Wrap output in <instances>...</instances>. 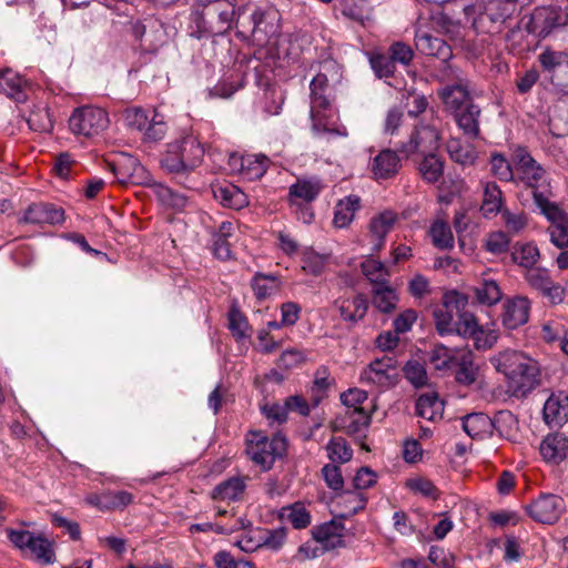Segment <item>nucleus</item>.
Returning a JSON list of instances; mask_svg holds the SVG:
<instances>
[{"label": "nucleus", "mask_w": 568, "mask_h": 568, "mask_svg": "<svg viewBox=\"0 0 568 568\" xmlns=\"http://www.w3.org/2000/svg\"><path fill=\"white\" fill-rule=\"evenodd\" d=\"M311 89V120L316 133H329L337 136H347L344 125H337V111L331 103V88L327 74L318 72L310 84Z\"/></svg>", "instance_id": "nucleus-1"}, {"label": "nucleus", "mask_w": 568, "mask_h": 568, "mask_svg": "<svg viewBox=\"0 0 568 568\" xmlns=\"http://www.w3.org/2000/svg\"><path fill=\"white\" fill-rule=\"evenodd\" d=\"M204 155V149L192 134L168 144L162 166L170 173H182L197 166Z\"/></svg>", "instance_id": "nucleus-2"}, {"label": "nucleus", "mask_w": 568, "mask_h": 568, "mask_svg": "<svg viewBox=\"0 0 568 568\" xmlns=\"http://www.w3.org/2000/svg\"><path fill=\"white\" fill-rule=\"evenodd\" d=\"M246 444V454L250 459L263 470L270 469L275 459L286 452V438L281 434L268 438L262 432H251Z\"/></svg>", "instance_id": "nucleus-3"}, {"label": "nucleus", "mask_w": 568, "mask_h": 568, "mask_svg": "<svg viewBox=\"0 0 568 568\" xmlns=\"http://www.w3.org/2000/svg\"><path fill=\"white\" fill-rule=\"evenodd\" d=\"M442 80L452 82L437 90L445 109L455 113L464 109L470 101L468 81L463 72L453 65H446L443 70Z\"/></svg>", "instance_id": "nucleus-4"}, {"label": "nucleus", "mask_w": 568, "mask_h": 568, "mask_svg": "<svg viewBox=\"0 0 568 568\" xmlns=\"http://www.w3.org/2000/svg\"><path fill=\"white\" fill-rule=\"evenodd\" d=\"M362 384L378 389H389L399 381L398 362L395 357L383 356L372 361L359 374Z\"/></svg>", "instance_id": "nucleus-5"}, {"label": "nucleus", "mask_w": 568, "mask_h": 568, "mask_svg": "<svg viewBox=\"0 0 568 568\" xmlns=\"http://www.w3.org/2000/svg\"><path fill=\"white\" fill-rule=\"evenodd\" d=\"M8 538L26 556L42 564L52 562L51 544L43 536L34 535L28 530H9Z\"/></svg>", "instance_id": "nucleus-6"}, {"label": "nucleus", "mask_w": 568, "mask_h": 568, "mask_svg": "<svg viewBox=\"0 0 568 568\" xmlns=\"http://www.w3.org/2000/svg\"><path fill=\"white\" fill-rule=\"evenodd\" d=\"M439 139L440 135L434 122H420L415 125L408 141L400 145L399 151L405 154L406 158L417 153H432L438 148Z\"/></svg>", "instance_id": "nucleus-7"}, {"label": "nucleus", "mask_w": 568, "mask_h": 568, "mask_svg": "<svg viewBox=\"0 0 568 568\" xmlns=\"http://www.w3.org/2000/svg\"><path fill=\"white\" fill-rule=\"evenodd\" d=\"M514 162L516 175L534 190V196L536 192H545L548 185L546 172L525 149L515 151Z\"/></svg>", "instance_id": "nucleus-8"}, {"label": "nucleus", "mask_w": 568, "mask_h": 568, "mask_svg": "<svg viewBox=\"0 0 568 568\" xmlns=\"http://www.w3.org/2000/svg\"><path fill=\"white\" fill-rule=\"evenodd\" d=\"M108 125V114L100 108L87 105L73 111V134L85 138L94 136L105 130Z\"/></svg>", "instance_id": "nucleus-9"}, {"label": "nucleus", "mask_w": 568, "mask_h": 568, "mask_svg": "<svg viewBox=\"0 0 568 568\" xmlns=\"http://www.w3.org/2000/svg\"><path fill=\"white\" fill-rule=\"evenodd\" d=\"M539 62L550 73L551 83L568 94V52L545 50L539 54Z\"/></svg>", "instance_id": "nucleus-10"}, {"label": "nucleus", "mask_w": 568, "mask_h": 568, "mask_svg": "<svg viewBox=\"0 0 568 568\" xmlns=\"http://www.w3.org/2000/svg\"><path fill=\"white\" fill-rule=\"evenodd\" d=\"M508 381L515 387L516 395L526 396L540 383L538 362L525 354Z\"/></svg>", "instance_id": "nucleus-11"}, {"label": "nucleus", "mask_w": 568, "mask_h": 568, "mask_svg": "<svg viewBox=\"0 0 568 568\" xmlns=\"http://www.w3.org/2000/svg\"><path fill=\"white\" fill-rule=\"evenodd\" d=\"M278 13L274 9H256L251 14V36L257 45L267 44L278 31Z\"/></svg>", "instance_id": "nucleus-12"}, {"label": "nucleus", "mask_w": 568, "mask_h": 568, "mask_svg": "<svg viewBox=\"0 0 568 568\" xmlns=\"http://www.w3.org/2000/svg\"><path fill=\"white\" fill-rule=\"evenodd\" d=\"M466 303L467 297L460 293L450 292L445 294L443 304L433 312L435 327L439 335L445 336L454 334L456 322L454 321L453 307L459 310V307H464Z\"/></svg>", "instance_id": "nucleus-13"}, {"label": "nucleus", "mask_w": 568, "mask_h": 568, "mask_svg": "<svg viewBox=\"0 0 568 568\" xmlns=\"http://www.w3.org/2000/svg\"><path fill=\"white\" fill-rule=\"evenodd\" d=\"M532 519L542 524L557 521L565 510L564 499L554 494H542L528 506Z\"/></svg>", "instance_id": "nucleus-14"}, {"label": "nucleus", "mask_w": 568, "mask_h": 568, "mask_svg": "<svg viewBox=\"0 0 568 568\" xmlns=\"http://www.w3.org/2000/svg\"><path fill=\"white\" fill-rule=\"evenodd\" d=\"M530 301L521 295L508 297L501 307V324L507 329H516L529 320Z\"/></svg>", "instance_id": "nucleus-15"}, {"label": "nucleus", "mask_w": 568, "mask_h": 568, "mask_svg": "<svg viewBox=\"0 0 568 568\" xmlns=\"http://www.w3.org/2000/svg\"><path fill=\"white\" fill-rule=\"evenodd\" d=\"M568 13L558 7H542L535 10L531 17L532 31L539 37H547L555 28L567 24Z\"/></svg>", "instance_id": "nucleus-16"}, {"label": "nucleus", "mask_w": 568, "mask_h": 568, "mask_svg": "<svg viewBox=\"0 0 568 568\" xmlns=\"http://www.w3.org/2000/svg\"><path fill=\"white\" fill-rule=\"evenodd\" d=\"M334 307L343 322L355 325L366 316L368 300L362 293L342 296L334 302Z\"/></svg>", "instance_id": "nucleus-17"}, {"label": "nucleus", "mask_w": 568, "mask_h": 568, "mask_svg": "<svg viewBox=\"0 0 568 568\" xmlns=\"http://www.w3.org/2000/svg\"><path fill=\"white\" fill-rule=\"evenodd\" d=\"M525 278L532 288L548 297L551 303L561 302L564 290L560 285L552 282L546 268L532 267L526 271Z\"/></svg>", "instance_id": "nucleus-18"}, {"label": "nucleus", "mask_w": 568, "mask_h": 568, "mask_svg": "<svg viewBox=\"0 0 568 568\" xmlns=\"http://www.w3.org/2000/svg\"><path fill=\"white\" fill-rule=\"evenodd\" d=\"M542 459L551 465H559L568 459V436L564 433L548 434L539 445Z\"/></svg>", "instance_id": "nucleus-19"}, {"label": "nucleus", "mask_w": 568, "mask_h": 568, "mask_svg": "<svg viewBox=\"0 0 568 568\" xmlns=\"http://www.w3.org/2000/svg\"><path fill=\"white\" fill-rule=\"evenodd\" d=\"M270 160L264 154L233 155L230 164L247 180L261 179L268 166Z\"/></svg>", "instance_id": "nucleus-20"}, {"label": "nucleus", "mask_w": 568, "mask_h": 568, "mask_svg": "<svg viewBox=\"0 0 568 568\" xmlns=\"http://www.w3.org/2000/svg\"><path fill=\"white\" fill-rule=\"evenodd\" d=\"M65 219L64 210L52 203H33L26 211L22 221L32 224H58Z\"/></svg>", "instance_id": "nucleus-21"}, {"label": "nucleus", "mask_w": 568, "mask_h": 568, "mask_svg": "<svg viewBox=\"0 0 568 568\" xmlns=\"http://www.w3.org/2000/svg\"><path fill=\"white\" fill-rule=\"evenodd\" d=\"M415 45L420 53L436 57L443 63H447L453 55L450 47L443 39L433 37L422 30H418L415 34Z\"/></svg>", "instance_id": "nucleus-22"}, {"label": "nucleus", "mask_w": 568, "mask_h": 568, "mask_svg": "<svg viewBox=\"0 0 568 568\" xmlns=\"http://www.w3.org/2000/svg\"><path fill=\"white\" fill-rule=\"evenodd\" d=\"M544 420L550 427L561 426L568 419V395L551 394L544 405Z\"/></svg>", "instance_id": "nucleus-23"}, {"label": "nucleus", "mask_w": 568, "mask_h": 568, "mask_svg": "<svg viewBox=\"0 0 568 568\" xmlns=\"http://www.w3.org/2000/svg\"><path fill=\"white\" fill-rule=\"evenodd\" d=\"M396 220L397 214L392 211H384L371 220L369 235L374 251H379L384 246L385 239L392 231Z\"/></svg>", "instance_id": "nucleus-24"}, {"label": "nucleus", "mask_w": 568, "mask_h": 568, "mask_svg": "<svg viewBox=\"0 0 568 568\" xmlns=\"http://www.w3.org/2000/svg\"><path fill=\"white\" fill-rule=\"evenodd\" d=\"M371 423V416L365 409H347L335 420V429L348 435H361Z\"/></svg>", "instance_id": "nucleus-25"}, {"label": "nucleus", "mask_w": 568, "mask_h": 568, "mask_svg": "<svg viewBox=\"0 0 568 568\" xmlns=\"http://www.w3.org/2000/svg\"><path fill=\"white\" fill-rule=\"evenodd\" d=\"M29 85L26 79L11 70L0 73V91L19 103L28 99Z\"/></svg>", "instance_id": "nucleus-26"}, {"label": "nucleus", "mask_w": 568, "mask_h": 568, "mask_svg": "<svg viewBox=\"0 0 568 568\" xmlns=\"http://www.w3.org/2000/svg\"><path fill=\"white\" fill-rule=\"evenodd\" d=\"M453 114L458 128L469 139L478 138L480 109L476 104L468 103L464 109Z\"/></svg>", "instance_id": "nucleus-27"}, {"label": "nucleus", "mask_w": 568, "mask_h": 568, "mask_svg": "<svg viewBox=\"0 0 568 568\" xmlns=\"http://www.w3.org/2000/svg\"><path fill=\"white\" fill-rule=\"evenodd\" d=\"M399 163L400 161L396 152L386 149L374 158L372 172L375 179H389L398 172Z\"/></svg>", "instance_id": "nucleus-28"}, {"label": "nucleus", "mask_w": 568, "mask_h": 568, "mask_svg": "<svg viewBox=\"0 0 568 568\" xmlns=\"http://www.w3.org/2000/svg\"><path fill=\"white\" fill-rule=\"evenodd\" d=\"M344 525L337 521L325 523L313 529V537L321 542L324 548L332 549L343 544Z\"/></svg>", "instance_id": "nucleus-29"}, {"label": "nucleus", "mask_w": 568, "mask_h": 568, "mask_svg": "<svg viewBox=\"0 0 568 568\" xmlns=\"http://www.w3.org/2000/svg\"><path fill=\"white\" fill-rule=\"evenodd\" d=\"M525 353L523 352L506 348L490 356L489 363L497 373L503 374L509 379L515 369H517Z\"/></svg>", "instance_id": "nucleus-30"}, {"label": "nucleus", "mask_w": 568, "mask_h": 568, "mask_svg": "<svg viewBox=\"0 0 568 568\" xmlns=\"http://www.w3.org/2000/svg\"><path fill=\"white\" fill-rule=\"evenodd\" d=\"M463 429L474 439L485 438L493 433L491 418L484 413H473L462 419Z\"/></svg>", "instance_id": "nucleus-31"}, {"label": "nucleus", "mask_w": 568, "mask_h": 568, "mask_svg": "<svg viewBox=\"0 0 568 568\" xmlns=\"http://www.w3.org/2000/svg\"><path fill=\"white\" fill-rule=\"evenodd\" d=\"M322 189V182L317 178L298 179L290 186L288 194L293 202H297L300 200L308 203L320 195Z\"/></svg>", "instance_id": "nucleus-32"}, {"label": "nucleus", "mask_w": 568, "mask_h": 568, "mask_svg": "<svg viewBox=\"0 0 568 568\" xmlns=\"http://www.w3.org/2000/svg\"><path fill=\"white\" fill-rule=\"evenodd\" d=\"M236 224L226 220L221 222L216 232L213 233V253L221 260L231 257L230 239L234 235Z\"/></svg>", "instance_id": "nucleus-33"}, {"label": "nucleus", "mask_w": 568, "mask_h": 568, "mask_svg": "<svg viewBox=\"0 0 568 568\" xmlns=\"http://www.w3.org/2000/svg\"><path fill=\"white\" fill-rule=\"evenodd\" d=\"M214 197L224 206L240 210L248 204L247 196L233 184H221L213 189Z\"/></svg>", "instance_id": "nucleus-34"}, {"label": "nucleus", "mask_w": 568, "mask_h": 568, "mask_svg": "<svg viewBox=\"0 0 568 568\" xmlns=\"http://www.w3.org/2000/svg\"><path fill=\"white\" fill-rule=\"evenodd\" d=\"M281 280L271 274L256 273L251 280V287L258 301L267 300L281 288Z\"/></svg>", "instance_id": "nucleus-35"}, {"label": "nucleus", "mask_w": 568, "mask_h": 568, "mask_svg": "<svg viewBox=\"0 0 568 568\" xmlns=\"http://www.w3.org/2000/svg\"><path fill=\"white\" fill-rule=\"evenodd\" d=\"M361 207V199L357 195H348L339 200L335 206L334 225L339 229L348 226L354 220L356 211Z\"/></svg>", "instance_id": "nucleus-36"}, {"label": "nucleus", "mask_w": 568, "mask_h": 568, "mask_svg": "<svg viewBox=\"0 0 568 568\" xmlns=\"http://www.w3.org/2000/svg\"><path fill=\"white\" fill-rule=\"evenodd\" d=\"M444 413V403L436 393H426L416 400V414L427 420L442 418Z\"/></svg>", "instance_id": "nucleus-37"}, {"label": "nucleus", "mask_w": 568, "mask_h": 568, "mask_svg": "<svg viewBox=\"0 0 568 568\" xmlns=\"http://www.w3.org/2000/svg\"><path fill=\"white\" fill-rule=\"evenodd\" d=\"M493 430L496 429L499 436L509 439L517 440L519 425L517 417L510 410H500L494 418H491Z\"/></svg>", "instance_id": "nucleus-38"}, {"label": "nucleus", "mask_w": 568, "mask_h": 568, "mask_svg": "<svg viewBox=\"0 0 568 568\" xmlns=\"http://www.w3.org/2000/svg\"><path fill=\"white\" fill-rule=\"evenodd\" d=\"M372 303L377 311L389 314L396 308L398 296L387 283L372 288Z\"/></svg>", "instance_id": "nucleus-39"}, {"label": "nucleus", "mask_w": 568, "mask_h": 568, "mask_svg": "<svg viewBox=\"0 0 568 568\" xmlns=\"http://www.w3.org/2000/svg\"><path fill=\"white\" fill-rule=\"evenodd\" d=\"M245 480L241 477H232L219 484L212 491L215 500L235 501L241 498L245 490Z\"/></svg>", "instance_id": "nucleus-40"}, {"label": "nucleus", "mask_w": 568, "mask_h": 568, "mask_svg": "<svg viewBox=\"0 0 568 568\" xmlns=\"http://www.w3.org/2000/svg\"><path fill=\"white\" fill-rule=\"evenodd\" d=\"M475 300L486 306L497 304L503 298V291L494 280H483L474 288Z\"/></svg>", "instance_id": "nucleus-41"}, {"label": "nucleus", "mask_w": 568, "mask_h": 568, "mask_svg": "<svg viewBox=\"0 0 568 568\" xmlns=\"http://www.w3.org/2000/svg\"><path fill=\"white\" fill-rule=\"evenodd\" d=\"M534 202L551 225L567 223L568 215L555 202H551L545 192H536Z\"/></svg>", "instance_id": "nucleus-42"}, {"label": "nucleus", "mask_w": 568, "mask_h": 568, "mask_svg": "<svg viewBox=\"0 0 568 568\" xmlns=\"http://www.w3.org/2000/svg\"><path fill=\"white\" fill-rule=\"evenodd\" d=\"M503 204L501 191L496 183L488 182L485 184L484 199L480 211L484 216L489 217L496 215Z\"/></svg>", "instance_id": "nucleus-43"}, {"label": "nucleus", "mask_w": 568, "mask_h": 568, "mask_svg": "<svg viewBox=\"0 0 568 568\" xmlns=\"http://www.w3.org/2000/svg\"><path fill=\"white\" fill-rule=\"evenodd\" d=\"M513 261L527 271L535 267L540 257L537 245L532 243L517 244L511 253Z\"/></svg>", "instance_id": "nucleus-44"}, {"label": "nucleus", "mask_w": 568, "mask_h": 568, "mask_svg": "<svg viewBox=\"0 0 568 568\" xmlns=\"http://www.w3.org/2000/svg\"><path fill=\"white\" fill-rule=\"evenodd\" d=\"M459 356L454 349L444 345H436L430 352L429 362L437 371H448L455 366Z\"/></svg>", "instance_id": "nucleus-45"}, {"label": "nucleus", "mask_w": 568, "mask_h": 568, "mask_svg": "<svg viewBox=\"0 0 568 568\" xmlns=\"http://www.w3.org/2000/svg\"><path fill=\"white\" fill-rule=\"evenodd\" d=\"M361 267L373 287L388 283L389 272L381 261L367 258L362 263Z\"/></svg>", "instance_id": "nucleus-46"}, {"label": "nucleus", "mask_w": 568, "mask_h": 568, "mask_svg": "<svg viewBox=\"0 0 568 568\" xmlns=\"http://www.w3.org/2000/svg\"><path fill=\"white\" fill-rule=\"evenodd\" d=\"M418 170L427 183H435L443 176L444 162L432 152L424 156Z\"/></svg>", "instance_id": "nucleus-47"}, {"label": "nucleus", "mask_w": 568, "mask_h": 568, "mask_svg": "<svg viewBox=\"0 0 568 568\" xmlns=\"http://www.w3.org/2000/svg\"><path fill=\"white\" fill-rule=\"evenodd\" d=\"M455 366H457L455 374V379L457 383L466 386L475 383L477 371L474 367L473 356L470 352L463 353L455 363Z\"/></svg>", "instance_id": "nucleus-48"}, {"label": "nucleus", "mask_w": 568, "mask_h": 568, "mask_svg": "<svg viewBox=\"0 0 568 568\" xmlns=\"http://www.w3.org/2000/svg\"><path fill=\"white\" fill-rule=\"evenodd\" d=\"M433 244L440 250L452 248L454 245V236L449 225L442 221H435L429 230Z\"/></svg>", "instance_id": "nucleus-49"}, {"label": "nucleus", "mask_w": 568, "mask_h": 568, "mask_svg": "<svg viewBox=\"0 0 568 568\" xmlns=\"http://www.w3.org/2000/svg\"><path fill=\"white\" fill-rule=\"evenodd\" d=\"M327 456L333 463L345 464L353 457V450L342 437H332L326 445Z\"/></svg>", "instance_id": "nucleus-50"}, {"label": "nucleus", "mask_w": 568, "mask_h": 568, "mask_svg": "<svg viewBox=\"0 0 568 568\" xmlns=\"http://www.w3.org/2000/svg\"><path fill=\"white\" fill-rule=\"evenodd\" d=\"M207 14H215L219 21L229 29L235 18V4L230 0H216L206 8Z\"/></svg>", "instance_id": "nucleus-51"}, {"label": "nucleus", "mask_w": 568, "mask_h": 568, "mask_svg": "<svg viewBox=\"0 0 568 568\" xmlns=\"http://www.w3.org/2000/svg\"><path fill=\"white\" fill-rule=\"evenodd\" d=\"M168 131V125L164 120V116L156 111H153V114L144 129V140L148 142H159L161 141Z\"/></svg>", "instance_id": "nucleus-52"}, {"label": "nucleus", "mask_w": 568, "mask_h": 568, "mask_svg": "<svg viewBox=\"0 0 568 568\" xmlns=\"http://www.w3.org/2000/svg\"><path fill=\"white\" fill-rule=\"evenodd\" d=\"M343 13L355 21L364 23L371 18L372 8L367 0H346Z\"/></svg>", "instance_id": "nucleus-53"}, {"label": "nucleus", "mask_w": 568, "mask_h": 568, "mask_svg": "<svg viewBox=\"0 0 568 568\" xmlns=\"http://www.w3.org/2000/svg\"><path fill=\"white\" fill-rule=\"evenodd\" d=\"M406 379L416 388L423 387L428 382V376L424 364L418 361H408L404 368Z\"/></svg>", "instance_id": "nucleus-54"}, {"label": "nucleus", "mask_w": 568, "mask_h": 568, "mask_svg": "<svg viewBox=\"0 0 568 568\" xmlns=\"http://www.w3.org/2000/svg\"><path fill=\"white\" fill-rule=\"evenodd\" d=\"M283 517L293 525L296 529L305 528L311 523V515L303 504H294L283 509Z\"/></svg>", "instance_id": "nucleus-55"}, {"label": "nucleus", "mask_w": 568, "mask_h": 568, "mask_svg": "<svg viewBox=\"0 0 568 568\" xmlns=\"http://www.w3.org/2000/svg\"><path fill=\"white\" fill-rule=\"evenodd\" d=\"M307 359V354L303 349L287 348L277 359V366L283 369H291L301 366Z\"/></svg>", "instance_id": "nucleus-56"}, {"label": "nucleus", "mask_w": 568, "mask_h": 568, "mask_svg": "<svg viewBox=\"0 0 568 568\" xmlns=\"http://www.w3.org/2000/svg\"><path fill=\"white\" fill-rule=\"evenodd\" d=\"M155 194L159 201H161L164 205L181 210L186 204V197L182 194H179L171 190L165 185H158L155 189Z\"/></svg>", "instance_id": "nucleus-57"}, {"label": "nucleus", "mask_w": 568, "mask_h": 568, "mask_svg": "<svg viewBox=\"0 0 568 568\" xmlns=\"http://www.w3.org/2000/svg\"><path fill=\"white\" fill-rule=\"evenodd\" d=\"M339 504L344 505V509L341 516L348 517L364 509L366 505V498L361 493H346L341 497Z\"/></svg>", "instance_id": "nucleus-58"}, {"label": "nucleus", "mask_w": 568, "mask_h": 568, "mask_svg": "<svg viewBox=\"0 0 568 568\" xmlns=\"http://www.w3.org/2000/svg\"><path fill=\"white\" fill-rule=\"evenodd\" d=\"M452 159L463 165L471 164L475 159V152L469 146H463L457 140H450L447 144Z\"/></svg>", "instance_id": "nucleus-59"}, {"label": "nucleus", "mask_w": 568, "mask_h": 568, "mask_svg": "<svg viewBox=\"0 0 568 568\" xmlns=\"http://www.w3.org/2000/svg\"><path fill=\"white\" fill-rule=\"evenodd\" d=\"M476 317L470 313H462L455 323L454 333L465 338H470L479 328Z\"/></svg>", "instance_id": "nucleus-60"}, {"label": "nucleus", "mask_w": 568, "mask_h": 568, "mask_svg": "<svg viewBox=\"0 0 568 568\" xmlns=\"http://www.w3.org/2000/svg\"><path fill=\"white\" fill-rule=\"evenodd\" d=\"M491 172L501 181H511L514 179L515 168L501 155L494 154L490 160Z\"/></svg>", "instance_id": "nucleus-61"}, {"label": "nucleus", "mask_w": 568, "mask_h": 568, "mask_svg": "<svg viewBox=\"0 0 568 568\" xmlns=\"http://www.w3.org/2000/svg\"><path fill=\"white\" fill-rule=\"evenodd\" d=\"M510 244L509 236L503 231H496L488 235L486 248L493 254H503L508 251Z\"/></svg>", "instance_id": "nucleus-62"}, {"label": "nucleus", "mask_w": 568, "mask_h": 568, "mask_svg": "<svg viewBox=\"0 0 568 568\" xmlns=\"http://www.w3.org/2000/svg\"><path fill=\"white\" fill-rule=\"evenodd\" d=\"M371 65L378 78H388L395 71V63L390 57L374 54L371 57Z\"/></svg>", "instance_id": "nucleus-63"}, {"label": "nucleus", "mask_w": 568, "mask_h": 568, "mask_svg": "<svg viewBox=\"0 0 568 568\" xmlns=\"http://www.w3.org/2000/svg\"><path fill=\"white\" fill-rule=\"evenodd\" d=\"M474 341V346L478 351L490 349L498 339V333L493 329H484L479 327L470 337Z\"/></svg>", "instance_id": "nucleus-64"}]
</instances>
